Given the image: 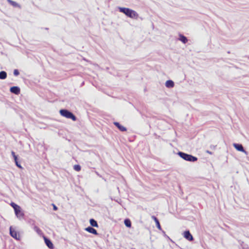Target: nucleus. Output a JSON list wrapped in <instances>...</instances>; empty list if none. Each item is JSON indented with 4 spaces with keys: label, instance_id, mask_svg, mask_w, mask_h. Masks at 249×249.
<instances>
[{
    "label": "nucleus",
    "instance_id": "dca6fc26",
    "mask_svg": "<svg viewBox=\"0 0 249 249\" xmlns=\"http://www.w3.org/2000/svg\"><path fill=\"white\" fill-rule=\"evenodd\" d=\"M7 77V73L5 71L0 72V79H5Z\"/></svg>",
    "mask_w": 249,
    "mask_h": 249
},
{
    "label": "nucleus",
    "instance_id": "f257e3e1",
    "mask_svg": "<svg viewBox=\"0 0 249 249\" xmlns=\"http://www.w3.org/2000/svg\"><path fill=\"white\" fill-rule=\"evenodd\" d=\"M118 9L120 12L124 13L130 18L137 19L139 17L138 14L131 9L121 7H119Z\"/></svg>",
    "mask_w": 249,
    "mask_h": 249
},
{
    "label": "nucleus",
    "instance_id": "a211bd4d",
    "mask_svg": "<svg viewBox=\"0 0 249 249\" xmlns=\"http://www.w3.org/2000/svg\"><path fill=\"white\" fill-rule=\"evenodd\" d=\"M124 223L125 225L128 228H130L131 226V223L129 219H126L124 220Z\"/></svg>",
    "mask_w": 249,
    "mask_h": 249
},
{
    "label": "nucleus",
    "instance_id": "f03ea898",
    "mask_svg": "<svg viewBox=\"0 0 249 249\" xmlns=\"http://www.w3.org/2000/svg\"><path fill=\"white\" fill-rule=\"evenodd\" d=\"M59 112L61 115L66 117V118L71 119L73 121H75L76 120V117L74 115L67 109H61L59 111Z\"/></svg>",
    "mask_w": 249,
    "mask_h": 249
},
{
    "label": "nucleus",
    "instance_id": "4be33fe9",
    "mask_svg": "<svg viewBox=\"0 0 249 249\" xmlns=\"http://www.w3.org/2000/svg\"><path fill=\"white\" fill-rule=\"evenodd\" d=\"M15 160V163H16V165L19 168H22V166H21V165L20 164L18 163V157L16 158V160Z\"/></svg>",
    "mask_w": 249,
    "mask_h": 249
},
{
    "label": "nucleus",
    "instance_id": "5701e85b",
    "mask_svg": "<svg viewBox=\"0 0 249 249\" xmlns=\"http://www.w3.org/2000/svg\"><path fill=\"white\" fill-rule=\"evenodd\" d=\"M19 71H18V70H17V69L14 70V75L18 76V75H19Z\"/></svg>",
    "mask_w": 249,
    "mask_h": 249
},
{
    "label": "nucleus",
    "instance_id": "a878e982",
    "mask_svg": "<svg viewBox=\"0 0 249 249\" xmlns=\"http://www.w3.org/2000/svg\"><path fill=\"white\" fill-rule=\"evenodd\" d=\"M207 153H208L209 154H212V152H210L209 151H207Z\"/></svg>",
    "mask_w": 249,
    "mask_h": 249
},
{
    "label": "nucleus",
    "instance_id": "7ed1b4c3",
    "mask_svg": "<svg viewBox=\"0 0 249 249\" xmlns=\"http://www.w3.org/2000/svg\"><path fill=\"white\" fill-rule=\"evenodd\" d=\"M178 155L183 160L187 161L194 162L197 160L196 157L182 152H179Z\"/></svg>",
    "mask_w": 249,
    "mask_h": 249
},
{
    "label": "nucleus",
    "instance_id": "9d476101",
    "mask_svg": "<svg viewBox=\"0 0 249 249\" xmlns=\"http://www.w3.org/2000/svg\"><path fill=\"white\" fill-rule=\"evenodd\" d=\"M85 230L89 233H92L95 235H97L98 233L97 231L91 227H88L85 229Z\"/></svg>",
    "mask_w": 249,
    "mask_h": 249
},
{
    "label": "nucleus",
    "instance_id": "b1692460",
    "mask_svg": "<svg viewBox=\"0 0 249 249\" xmlns=\"http://www.w3.org/2000/svg\"><path fill=\"white\" fill-rule=\"evenodd\" d=\"M11 154H12V156H13V158H14V160H16V158H17V156H16V155H15V152H14V151H12Z\"/></svg>",
    "mask_w": 249,
    "mask_h": 249
},
{
    "label": "nucleus",
    "instance_id": "393cba45",
    "mask_svg": "<svg viewBox=\"0 0 249 249\" xmlns=\"http://www.w3.org/2000/svg\"><path fill=\"white\" fill-rule=\"evenodd\" d=\"M57 208L56 206H55V205H53V209H54V210H57Z\"/></svg>",
    "mask_w": 249,
    "mask_h": 249
},
{
    "label": "nucleus",
    "instance_id": "1a4fd4ad",
    "mask_svg": "<svg viewBox=\"0 0 249 249\" xmlns=\"http://www.w3.org/2000/svg\"><path fill=\"white\" fill-rule=\"evenodd\" d=\"M15 214L18 218H21L24 216V214L21 212V208L17 209L16 211H15Z\"/></svg>",
    "mask_w": 249,
    "mask_h": 249
},
{
    "label": "nucleus",
    "instance_id": "f3484780",
    "mask_svg": "<svg viewBox=\"0 0 249 249\" xmlns=\"http://www.w3.org/2000/svg\"><path fill=\"white\" fill-rule=\"evenodd\" d=\"M89 223L90 225L93 227H98V226L97 222L93 219H90L89 220Z\"/></svg>",
    "mask_w": 249,
    "mask_h": 249
},
{
    "label": "nucleus",
    "instance_id": "ddd939ff",
    "mask_svg": "<svg viewBox=\"0 0 249 249\" xmlns=\"http://www.w3.org/2000/svg\"><path fill=\"white\" fill-rule=\"evenodd\" d=\"M151 217L155 221L156 224V226L158 228V229H159L160 230H161V228L160 225V222H159V220L158 219V218L154 215L152 216Z\"/></svg>",
    "mask_w": 249,
    "mask_h": 249
},
{
    "label": "nucleus",
    "instance_id": "f8f14e48",
    "mask_svg": "<svg viewBox=\"0 0 249 249\" xmlns=\"http://www.w3.org/2000/svg\"><path fill=\"white\" fill-rule=\"evenodd\" d=\"M165 86L168 88H172L174 86V82L171 80H167L165 82Z\"/></svg>",
    "mask_w": 249,
    "mask_h": 249
},
{
    "label": "nucleus",
    "instance_id": "6e6552de",
    "mask_svg": "<svg viewBox=\"0 0 249 249\" xmlns=\"http://www.w3.org/2000/svg\"><path fill=\"white\" fill-rule=\"evenodd\" d=\"M10 91L16 95H18L20 93V88L17 86H14L10 88Z\"/></svg>",
    "mask_w": 249,
    "mask_h": 249
},
{
    "label": "nucleus",
    "instance_id": "9b49d317",
    "mask_svg": "<svg viewBox=\"0 0 249 249\" xmlns=\"http://www.w3.org/2000/svg\"><path fill=\"white\" fill-rule=\"evenodd\" d=\"M114 125L117 126L118 129L121 131H125L126 130V128L124 127L123 125H121L118 122H114Z\"/></svg>",
    "mask_w": 249,
    "mask_h": 249
},
{
    "label": "nucleus",
    "instance_id": "39448f33",
    "mask_svg": "<svg viewBox=\"0 0 249 249\" xmlns=\"http://www.w3.org/2000/svg\"><path fill=\"white\" fill-rule=\"evenodd\" d=\"M43 238L45 241V243L46 245V246L50 249H53V245L51 241L47 238L46 236H43Z\"/></svg>",
    "mask_w": 249,
    "mask_h": 249
},
{
    "label": "nucleus",
    "instance_id": "412c9836",
    "mask_svg": "<svg viewBox=\"0 0 249 249\" xmlns=\"http://www.w3.org/2000/svg\"><path fill=\"white\" fill-rule=\"evenodd\" d=\"M73 169L76 171H79L81 170V167L79 165H75Z\"/></svg>",
    "mask_w": 249,
    "mask_h": 249
},
{
    "label": "nucleus",
    "instance_id": "20e7f679",
    "mask_svg": "<svg viewBox=\"0 0 249 249\" xmlns=\"http://www.w3.org/2000/svg\"><path fill=\"white\" fill-rule=\"evenodd\" d=\"M233 146L238 151L244 153L246 155L248 154V152L245 150L242 145L238 143H233Z\"/></svg>",
    "mask_w": 249,
    "mask_h": 249
},
{
    "label": "nucleus",
    "instance_id": "423d86ee",
    "mask_svg": "<svg viewBox=\"0 0 249 249\" xmlns=\"http://www.w3.org/2000/svg\"><path fill=\"white\" fill-rule=\"evenodd\" d=\"M10 234L12 237L16 239H18L19 235L18 234L17 232L13 229L12 227L10 228Z\"/></svg>",
    "mask_w": 249,
    "mask_h": 249
},
{
    "label": "nucleus",
    "instance_id": "4468645a",
    "mask_svg": "<svg viewBox=\"0 0 249 249\" xmlns=\"http://www.w3.org/2000/svg\"><path fill=\"white\" fill-rule=\"evenodd\" d=\"M179 36V40L181 41L182 43L185 44L187 42L188 39L186 36L181 34H180Z\"/></svg>",
    "mask_w": 249,
    "mask_h": 249
},
{
    "label": "nucleus",
    "instance_id": "0eeeda50",
    "mask_svg": "<svg viewBox=\"0 0 249 249\" xmlns=\"http://www.w3.org/2000/svg\"><path fill=\"white\" fill-rule=\"evenodd\" d=\"M183 236L184 238H185L187 240L190 241H191L194 239L193 236L190 233L189 231H184L183 233Z\"/></svg>",
    "mask_w": 249,
    "mask_h": 249
},
{
    "label": "nucleus",
    "instance_id": "6ab92c4d",
    "mask_svg": "<svg viewBox=\"0 0 249 249\" xmlns=\"http://www.w3.org/2000/svg\"><path fill=\"white\" fill-rule=\"evenodd\" d=\"M34 230L38 234L41 235L42 234L41 230L37 226H35Z\"/></svg>",
    "mask_w": 249,
    "mask_h": 249
},
{
    "label": "nucleus",
    "instance_id": "2eb2a0df",
    "mask_svg": "<svg viewBox=\"0 0 249 249\" xmlns=\"http://www.w3.org/2000/svg\"><path fill=\"white\" fill-rule=\"evenodd\" d=\"M7 1L12 6L15 7H19L20 8V5L16 2L12 0H7Z\"/></svg>",
    "mask_w": 249,
    "mask_h": 249
},
{
    "label": "nucleus",
    "instance_id": "aec40b11",
    "mask_svg": "<svg viewBox=\"0 0 249 249\" xmlns=\"http://www.w3.org/2000/svg\"><path fill=\"white\" fill-rule=\"evenodd\" d=\"M11 205L14 208L15 211H16L17 209L19 208V206L17 204H15V203L12 202L11 204Z\"/></svg>",
    "mask_w": 249,
    "mask_h": 249
}]
</instances>
